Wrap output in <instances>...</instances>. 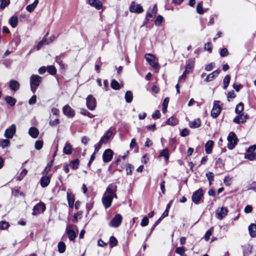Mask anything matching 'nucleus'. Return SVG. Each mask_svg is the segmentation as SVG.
<instances>
[{
	"label": "nucleus",
	"instance_id": "f257e3e1",
	"mask_svg": "<svg viewBox=\"0 0 256 256\" xmlns=\"http://www.w3.org/2000/svg\"><path fill=\"white\" fill-rule=\"evenodd\" d=\"M116 190L117 186L115 184H110L107 187L102 198V204L106 208L111 206L114 198H118Z\"/></svg>",
	"mask_w": 256,
	"mask_h": 256
},
{
	"label": "nucleus",
	"instance_id": "f03ea898",
	"mask_svg": "<svg viewBox=\"0 0 256 256\" xmlns=\"http://www.w3.org/2000/svg\"><path fill=\"white\" fill-rule=\"evenodd\" d=\"M42 81V78L37 74H32L30 78V90L34 93L37 88L40 85Z\"/></svg>",
	"mask_w": 256,
	"mask_h": 256
},
{
	"label": "nucleus",
	"instance_id": "7ed1b4c3",
	"mask_svg": "<svg viewBox=\"0 0 256 256\" xmlns=\"http://www.w3.org/2000/svg\"><path fill=\"white\" fill-rule=\"evenodd\" d=\"M50 170V166H46V168L42 172L43 176L42 177L40 180V186L42 188L46 187L50 182V175H48V172Z\"/></svg>",
	"mask_w": 256,
	"mask_h": 256
},
{
	"label": "nucleus",
	"instance_id": "20e7f679",
	"mask_svg": "<svg viewBox=\"0 0 256 256\" xmlns=\"http://www.w3.org/2000/svg\"><path fill=\"white\" fill-rule=\"evenodd\" d=\"M228 141V148L230 150H233L236 145L238 139L236 134L234 132H230L227 138Z\"/></svg>",
	"mask_w": 256,
	"mask_h": 256
},
{
	"label": "nucleus",
	"instance_id": "39448f33",
	"mask_svg": "<svg viewBox=\"0 0 256 256\" xmlns=\"http://www.w3.org/2000/svg\"><path fill=\"white\" fill-rule=\"evenodd\" d=\"M76 228L77 226L74 224H68L66 226V232L69 240L71 241L74 240L76 238V234L74 230Z\"/></svg>",
	"mask_w": 256,
	"mask_h": 256
},
{
	"label": "nucleus",
	"instance_id": "423d86ee",
	"mask_svg": "<svg viewBox=\"0 0 256 256\" xmlns=\"http://www.w3.org/2000/svg\"><path fill=\"white\" fill-rule=\"evenodd\" d=\"M122 216L120 214H116L110 221L108 224L112 228H118L122 224Z\"/></svg>",
	"mask_w": 256,
	"mask_h": 256
},
{
	"label": "nucleus",
	"instance_id": "0eeeda50",
	"mask_svg": "<svg viewBox=\"0 0 256 256\" xmlns=\"http://www.w3.org/2000/svg\"><path fill=\"white\" fill-rule=\"evenodd\" d=\"M202 196L203 190L202 188H199L193 193L192 196V200L194 204H200Z\"/></svg>",
	"mask_w": 256,
	"mask_h": 256
},
{
	"label": "nucleus",
	"instance_id": "6e6552de",
	"mask_svg": "<svg viewBox=\"0 0 256 256\" xmlns=\"http://www.w3.org/2000/svg\"><path fill=\"white\" fill-rule=\"evenodd\" d=\"M220 103V102L218 100H214V102L213 108L211 112V116L214 118H216L220 113L222 108Z\"/></svg>",
	"mask_w": 256,
	"mask_h": 256
},
{
	"label": "nucleus",
	"instance_id": "1a4fd4ad",
	"mask_svg": "<svg viewBox=\"0 0 256 256\" xmlns=\"http://www.w3.org/2000/svg\"><path fill=\"white\" fill-rule=\"evenodd\" d=\"M46 210V206L44 203L40 202L34 206L32 209V214L36 216L43 212Z\"/></svg>",
	"mask_w": 256,
	"mask_h": 256
},
{
	"label": "nucleus",
	"instance_id": "9d476101",
	"mask_svg": "<svg viewBox=\"0 0 256 256\" xmlns=\"http://www.w3.org/2000/svg\"><path fill=\"white\" fill-rule=\"evenodd\" d=\"M16 126L14 124H12L5 130L4 136L6 138L11 139L16 134Z\"/></svg>",
	"mask_w": 256,
	"mask_h": 256
},
{
	"label": "nucleus",
	"instance_id": "9b49d317",
	"mask_svg": "<svg viewBox=\"0 0 256 256\" xmlns=\"http://www.w3.org/2000/svg\"><path fill=\"white\" fill-rule=\"evenodd\" d=\"M96 98L91 94L88 96L86 98V106L91 110H94L96 107Z\"/></svg>",
	"mask_w": 256,
	"mask_h": 256
},
{
	"label": "nucleus",
	"instance_id": "f8f14e48",
	"mask_svg": "<svg viewBox=\"0 0 256 256\" xmlns=\"http://www.w3.org/2000/svg\"><path fill=\"white\" fill-rule=\"evenodd\" d=\"M144 58L154 68H158V64L157 62L155 60V57L154 55L150 54H146Z\"/></svg>",
	"mask_w": 256,
	"mask_h": 256
},
{
	"label": "nucleus",
	"instance_id": "ddd939ff",
	"mask_svg": "<svg viewBox=\"0 0 256 256\" xmlns=\"http://www.w3.org/2000/svg\"><path fill=\"white\" fill-rule=\"evenodd\" d=\"M228 212V210L226 208H218L216 212V216L218 219L221 220L227 215Z\"/></svg>",
	"mask_w": 256,
	"mask_h": 256
},
{
	"label": "nucleus",
	"instance_id": "4468645a",
	"mask_svg": "<svg viewBox=\"0 0 256 256\" xmlns=\"http://www.w3.org/2000/svg\"><path fill=\"white\" fill-rule=\"evenodd\" d=\"M114 155L113 151L110 149L106 150L102 154V160L104 162H108L112 158Z\"/></svg>",
	"mask_w": 256,
	"mask_h": 256
},
{
	"label": "nucleus",
	"instance_id": "2eb2a0df",
	"mask_svg": "<svg viewBox=\"0 0 256 256\" xmlns=\"http://www.w3.org/2000/svg\"><path fill=\"white\" fill-rule=\"evenodd\" d=\"M129 10L131 12L138 14L141 13L144 10L140 4H136L134 2L131 3Z\"/></svg>",
	"mask_w": 256,
	"mask_h": 256
},
{
	"label": "nucleus",
	"instance_id": "dca6fc26",
	"mask_svg": "<svg viewBox=\"0 0 256 256\" xmlns=\"http://www.w3.org/2000/svg\"><path fill=\"white\" fill-rule=\"evenodd\" d=\"M66 194L68 206L70 208H73L75 200L74 196L69 190L67 191Z\"/></svg>",
	"mask_w": 256,
	"mask_h": 256
},
{
	"label": "nucleus",
	"instance_id": "f3484780",
	"mask_svg": "<svg viewBox=\"0 0 256 256\" xmlns=\"http://www.w3.org/2000/svg\"><path fill=\"white\" fill-rule=\"evenodd\" d=\"M112 128H110L105 134L101 138L100 140L102 142H104V144H106L110 137L112 136Z\"/></svg>",
	"mask_w": 256,
	"mask_h": 256
},
{
	"label": "nucleus",
	"instance_id": "a211bd4d",
	"mask_svg": "<svg viewBox=\"0 0 256 256\" xmlns=\"http://www.w3.org/2000/svg\"><path fill=\"white\" fill-rule=\"evenodd\" d=\"M248 117L246 115H244L243 114H239L238 116H236L233 122L234 123L239 124L240 123L244 122Z\"/></svg>",
	"mask_w": 256,
	"mask_h": 256
},
{
	"label": "nucleus",
	"instance_id": "6ab92c4d",
	"mask_svg": "<svg viewBox=\"0 0 256 256\" xmlns=\"http://www.w3.org/2000/svg\"><path fill=\"white\" fill-rule=\"evenodd\" d=\"M63 112L64 114L68 117H72L74 115V110L68 105H66L63 108Z\"/></svg>",
	"mask_w": 256,
	"mask_h": 256
},
{
	"label": "nucleus",
	"instance_id": "aec40b11",
	"mask_svg": "<svg viewBox=\"0 0 256 256\" xmlns=\"http://www.w3.org/2000/svg\"><path fill=\"white\" fill-rule=\"evenodd\" d=\"M88 4L97 10H100L102 6V2L98 0H88Z\"/></svg>",
	"mask_w": 256,
	"mask_h": 256
},
{
	"label": "nucleus",
	"instance_id": "412c9836",
	"mask_svg": "<svg viewBox=\"0 0 256 256\" xmlns=\"http://www.w3.org/2000/svg\"><path fill=\"white\" fill-rule=\"evenodd\" d=\"M9 86L10 89L14 91L18 90L20 86L19 82L15 80H10Z\"/></svg>",
	"mask_w": 256,
	"mask_h": 256
},
{
	"label": "nucleus",
	"instance_id": "4be33fe9",
	"mask_svg": "<svg viewBox=\"0 0 256 256\" xmlns=\"http://www.w3.org/2000/svg\"><path fill=\"white\" fill-rule=\"evenodd\" d=\"M29 134L34 138L38 137L39 134L38 130L35 127H31L28 130Z\"/></svg>",
	"mask_w": 256,
	"mask_h": 256
},
{
	"label": "nucleus",
	"instance_id": "5701e85b",
	"mask_svg": "<svg viewBox=\"0 0 256 256\" xmlns=\"http://www.w3.org/2000/svg\"><path fill=\"white\" fill-rule=\"evenodd\" d=\"M214 144L213 141L210 140L206 142L205 145V150L206 154H210L212 152Z\"/></svg>",
	"mask_w": 256,
	"mask_h": 256
},
{
	"label": "nucleus",
	"instance_id": "b1692460",
	"mask_svg": "<svg viewBox=\"0 0 256 256\" xmlns=\"http://www.w3.org/2000/svg\"><path fill=\"white\" fill-rule=\"evenodd\" d=\"M72 148L71 144L66 142L63 148V152L66 154H70L72 152Z\"/></svg>",
	"mask_w": 256,
	"mask_h": 256
},
{
	"label": "nucleus",
	"instance_id": "393cba45",
	"mask_svg": "<svg viewBox=\"0 0 256 256\" xmlns=\"http://www.w3.org/2000/svg\"><path fill=\"white\" fill-rule=\"evenodd\" d=\"M201 124V121L200 118H197L194 121L189 123V126L190 128H198Z\"/></svg>",
	"mask_w": 256,
	"mask_h": 256
},
{
	"label": "nucleus",
	"instance_id": "a878e982",
	"mask_svg": "<svg viewBox=\"0 0 256 256\" xmlns=\"http://www.w3.org/2000/svg\"><path fill=\"white\" fill-rule=\"evenodd\" d=\"M250 234L252 237L256 236V225L252 224L248 226Z\"/></svg>",
	"mask_w": 256,
	"mask_h": 256
},
{
	"label": "nucleus",
	"instance_id": "bb28decb",
	"mask_svg": "<svg viewBox=\"0 0 256 256\" xmlns=\"http://www.w3.org/2000/svg\"><path fill=\"white\" fill-rule=\"evenodd\" d=\"M18 18L16 16H13L9 20V23L12 28H16L18 24Z\"/></svg>",
	"mask_w": 256,
	"mask_h": 256
},
{
	"label": "nucleus",
	"instance_id": "cd10ccee",
	"mask_svg": "<svg viewBox=\"0 0 256 256\" xmlns=\"http://www.w3.org/2000/svg\"><path fill=\"white\" fill-rule=\"evenodd\" d=\"M5 100L7 104L10 106H14L16 103V100L10 96H6L5 98Z\"/></svg>",
	"mask_w": 256,
	"mask_h": 256
},
{
	"label": "nucleus",
	"instance_id": "c85d7f7f",
	"mask_svg": "<svg viewBox=\"0 0 256 256\" xmlns=\"http://www.w3.org/2000/svg\"><path fill=\"white\" fill-rule=\"evenodd\" d=\"M230 80V76L228 74L226 76L223 80V88L226 90L229 85Z\"/></svg>",
	"mask_w": 256,
	"mask_h": 256
},
{
	"label": "nucleus",
	"instance_id": "c756f323",
	"mask_svg": "<svg viewBox=\"0 0 256 256\" xmlns=\"http://www.w3.org/2000/svg\"><path fill=\"white\" fill-rule=\"evenodd\" d=\"M124 98L127 102L130 103L132 102L133 98L132 92L130 91H127L125 94Z\"/></svg>",
	"mask_w": 256,
	"mask_h": 256
},
{
	"label": "nucleus",
	"instance_id": "7c9ffc66",
	"mask_svg": "<svg viewBox=\"0 0 256 256\" xmlns=\"http://www.w3.org/2000/svg\"><path fill=\"white\" fill-rule=\"evenodd\" d=\"M160 157H164L165 160L168 161L169 158V151L168 148L162 150L160 154Z\"/></svg>",
	"mask_w": 256,
	"mask_h": 256
},
{
	"label": "nucleus",
	"instance_id": "2f4dec72",
	"mask_svg": "<svg viewBox=\"0 0 256 256\" xmlns=\"http://www.w3.org/2000/svg\"><path fill=\"white\" fill-rule=\"evenodd\" d=\"M47 34L45 36H46ZM44 36L43 39L40 41L38 45L36 46V48L37 50H39L44 44H48L49 42H47V40L46 38Z\"/></svg>",
	"mask_w": 256,
	"mask_h": 256
},
{
	"label": "nucleus",
	"instance_id": "473e14b6",
	"mask_svg": "<svg viewBox=\"0 0 256 256\" xmlns=\"http://www.w3.org/2000/svg\"><path fill=\"white\" fill-rule=\"evenodd\" d=\"M196 12L199 14H203L206 10H204L202 8V2H199L196 8Z\"/></svg>",
	"mask_w": 256,
	"mask_h": 256
},
{
	"label": "nucleus",
	"instance_id": "72a5a7b5",
	"mask_svg": "<svg viewBox=\"0 0 256 256\" xmlns=\"http://www.w3.org/2000/svg\"><path fill=\"white\" fill-rule=\"evenodd\" d=\"M244 104L242 102L239 103L238 104L236 105V109H235V112L237 114H241V113L244 110Z\"/></svg>",
	"mask_w": 256,
	"mask_h": 256
},
{
	"label": "nucleus",
	"instance_id": "f704fd0d",
	"mask_svg": "<svg viewBox=\"0 0 256 256\" xmlns=\"http://www.w3.org/2000/svg\"><path fill=\"white\" fill-rule=\"evenodd\" d=\"M58 251L60 253H64L66 250V244L63 242H60L58 245Z\"/></svg>",
	"mask_w": 256,
	"mask_h": 256
},
{
	"label": "nucleus",
	"instance_id": "c9c22d12",
	"mask_svg": "<svg viewBox=\"0 0 256 256\" xmlns=\"http://www.w3.org/2000/svg\"><path fill=\"white\" fill-rule=\"evenodd\" d=\"M166 123L168 125L175 126L178 124V120L176 118L172 116L167 120Z\"/></svg>",
	"mask_w": 256,
	"mask_h": 256
},
{
	"label": "nucleus",
	"instance_id": "e433bc0d",
	"mask_svg": "<svg viewBox=\"0 0 256 256\" xmlns=\"http://www.w3.org/2000/svg\"><path fill=\"white\" fill-rule=\"evenodd\" d=\"M10 142L8 139H2L0 140V146L4 148L9 146Z\"/></svg>",
	"mask_w": 256,
	"mask_h": 256
},
{
	"label": "nucleus",
	"instance_id": "4c0bfd02",
	"mask_svg": "<svg viewBox=\"0 0 256 256\" xmlns=\"http://www.w3.org/2000/svg\"><path fill=\"white\" fill-rule=\"evenodd\" d=\"M118 241L115 237L112 236L110 238L109 245L110 248H113L116 246Z\"/></svg>",
	"mask_w": 256,
	"mask_h": 256
},
{
	"label": "nucleus",
	"instance_id": "58836bf2",
	"mask_svg": "<svg viewBox=\"0 0 256 256\" xmlns=\"http://www.w3.org/2000/svg\"><path fill=\"white\" fill-rule=\"evenodd\" d=\"M111 87L115 90L120 89V84L115 80H113L111 82Z\"/></svg>",
	"mask_w": 256,
	"mask_h": 256
},
{
	"label": "nucleus",
	"instance_id": "ea45409f",
	"mask_svg": "<svg viewBox=\"0 0 256 256\" xmlns=\"http://www.w3.org/2000/svg\"><path fill=\"white\" fill-rule=\"evenodd\" d=\"M80 164V161L78 159H76L74 160H72L70 162V166L74 170L78 168V166Z\"/></svg>",
	"mask_w": 256,
	"mask_h": 256
},
{
	"label": "nucleus",
	"instance_id": "a19ab883",
	"mask_svg": "<svg viewBox=\"0 0 256 256\" xmlns=\"http://www.w3.org/2000/svg\"><path fill=\"white\" fill-rule=\"evenodd\" d=\"M46 70L48 72L52 75H54L56 73V68L54 66H48Z\"/></svg>",
	"mask_w": 256,
	"mask_h": 256
},
{
	"label": "nucleus",
	"instance_id": "79ce46f5",
	"mask_svg": "<svg viewBox=\"0 0 256 256\" xmlns=\"http://www.w3.org/2000/svg\"><path fill=\"white\" fill-rule=\"evenodd\" d=\"M168 102H169V99L168 98H165L164 100L162 105V110L164 113H165L166 111Z\"/></svg>",
	"mask_w": 256,
	"mask_h": 256
},
{
	"label": "nucleus",
	"instance_id": "37998d69",
	"mask_svg": "<svg viewBox=\"0 0 256 256\" xmlns=\"http://www.w3.org/2000/svg\"><path fill=\"white\" fill-rule=\"evenodd\" d=\"M244 157L246 158H247L250 160H253L256 158V154L254 152L247 153L246 154Z\"/></svg>",
	"mask_w": 256,
	"mask_h": 256
},
{
	"label": "nucleus",
	"instance_id": "c03bdc74",
	"mask_svg": "<svg viewBox=\"0 0 256 256\" xmlns=\"http://www.w3.org/2000/svg\"><path fill=\"white\" fill-rule=\"evenodd\" d=\"M206 176L209 181L210 184H212V182L214 180V175L212 172H208L206 173Z\"/></svg>",
	"mask_w": 256,
	"mask_h": 256
},
{
	"label": "nucleus",
	"instance_id": "a18cd8bd",
	"mask_svg": "<svg viewBox=\"0 0 256 256\" xmlns=\"http://www.w3.org/2000/svg\"><path fill=\"white\" fill-rule=\"evenodd\" d=\"M1 4H0V8L2 10L4 9L6 6L9 5L10 0H0Z\"/></svg>",
	"mask_w": 256,
	"mask_h": 256
},
{
	"label": "nucleus",
	"instance_id": "49530a36",
	"mask_svg": "<svg viewBox=\"0 0 256 256\" xmlns=\"http://www.w3.org/2000/svg\"><path fill=\"white\" fill-rule=\"evenodd\" d=\"M194 67V64H186V65L185 70L184 71V74H188L189 73L190 70L192 69Z\"/></svg>",
	"mask_w": 256,
	"mask_h": 256
},
{
	"label": "nucleus",
	"instance_id": "de8ad7c7",
	"mask_svg": "<svg viewBox=\"0 0 256 256\" xmlns=\"http://www.w3.org/2000/svg\"><path fill=\"white\" fill-rule=\"evenodd\" d=\"M176 252L182 256H185V254H184L185 248L184 247H178V248H176Z\"/></svg>",
	"mask_w": 256,
	"mask_h": 256
},
{
	"label": "nucleus",
	"instance_id": "09e8293b",
	"mask_svg": "<svg viewBox=\"0 0 256 256\" xmlns=\"http://www.w3.org/2000/svg\"><path fill=\"white\" fill-rule=\"evenodd\" d=\"M43 146V142L42 140H36L34 144V148L37 150H40Z\"/></svg>",
	"mask_w": 256,
	"mask_h": 256
},
{
	"label": "nucleus",
	"instance_id": "8fccbe9b",
	"mask_svg": "<svg viewBox=\"0 0 256 256\" xmlns=\"http://www.w3.org/2000/svg\"><path fill=\"white\" fill-rule=\"evenodd\" d=\"M10 226L8 223L6 221L0 222V229L6 230Z\"/></svg>",
	"mask_w": 256,
	"mask_h": 256
},
{
	"label": "nucleus",
	"instance_id": "3c124183",
	"mask_svg": "<svg viewBox=\"0 0 256 256\" xmlns=\"http://www.w3.org/2000/svg\"><path fill=\"white\" fill-rule=\"evenodd\" d=\"M149 222L148 218L146 216H145L142 219L141 222H140V226L142 227L146 226L148 225Z\"/></svg>",
	"mask_w": 256,
	"mask_h": 256
},
{
	"label": "nucleus",
	"instance_id": "603ef678",
	"mask_svg": "<svg viewBox=\"0 0 256 256\" xmlns=\"http://www.w3.org/2000/svg\"><path fill=\"white\" fill-rule=\"evenodd\" d=\"M172 202L169 203L167 206H166V209L165 210V211L163 212V214H162V218H164L166 216H167L168 214V211H169V208H170V206H171V204H172Z\"/></svg>",
	"mask_w": 256,
	"mask_h": 256
},
{
	"label": "nucleus",
	"instance_id": "864d4df0",
	"mask_svg": "<svg viewBox=\"0 0 256 256\" xmlns=\"http://www.w3.org/2000/svg\"><path fill=\"white\" fill-rule=\"evenodd\" d=\"M102 144H104V142H102L101 140H100L99 142L97 144H95L94 151V154H96L98 152L100 149L101 148Z\"/></svg>",
	"mask_w": 256,
	"mask_h": 256
},
{
	"label": "nucleus",
	"instance_id": "5fc2aeb1",
	"mask_svg": "<svg viewBox=\"0 0 256 256\" xmlns=\"http://www.w3.org/2000/svg\"><path fill=\"white\" fill-rule=\"evenodd\" d=\"M204 49L208 51L210 53L212 52V44L210 42H206L204 46Z\"/></svg>",
	"mask_w": 256,
	"mask_h": 256
},
{
	"label": "nucleus",
	"instance_id": "6e6d98bb",
	"mask_svg": "<svg viewBox=\"0 0 256 256\" xmlns=\"http://www.w3.org/2000/svg\"><path fill=\"white\" fill-rule=\"evenodd\" d=\"M134 170V166L130 164H128L127 165L126 167V174L128 175H130L132 174V170Z\"/></svg>",
	"mask_w": 256,
	"mask_h": 256
},
{
	"label": "nucleus",
	"instance_id": "4d7b16f0",
	"mask_svg": "<svg viewBox=\"0 0 256 256\" xmlns=\"http://www.w3.org/2000/svg\"><path fill=\"white\" fill-rule=\"evenodd\" d=\"M162 20H163V17L160 16V15H159L157 18H156V20H155V22H154V24L156 26H160L161 23L162 22Z\"/></svg>",
	"mask_w": 256,
	"mask_h": 256
},
{
	"label": "nucleus",
	"instance_id": "13d9d810",
	"mask_svg": "<svg viewBox=\"0 0 256 256\" xmlns=\"http://www.w3.org/2000/svg\"><path fill=\"white\" fill-rule=\"evenodd\" d=\"M236 96V94H235L234 90L230 91L228 92L227 95V98L228 101H230V98H234Z\"/></svg>",
	"mask_w": 256,
	"mask_h": 256
},
{
	"label": "nucleus",
	"instance_id": "bf43d9fd",
	"mask_svg": "<svg viewBox=\"0 0 256 256\" xmlns=\"http://www.w3.org/2000/svg\"><path fill=\"white\" fill-rule=\"evenodd\" d=\"M80 113L84 116H87L89 118H92L94 117V116L91 114H90L88 110L84 109H82L81 110Z\"/></svg>",
	"mask_w": 256,
	"mask_h": 256
},
{
	"label": "nucleus",
	"instance_id": "052dcab7",
	"mask_svg": "<svg viewBox=\"0 0 256 256\" xmlns=\"http://www.w3.org/2000/svg\"><path fill=\"white\" fill-rule=\"evenodd\" d=\"M212 228L206 232L204 236V238L206 241H208L209 240L210 237L212 234Z\"/></svg>",
	"mask_w": 256,
	"mask_h": 256
},
{
	"label": "nucleus",
	"instance_id": "680f3d73",
	"mask_svg": "<svg viewBox=\"0 0 256 256\" xmlns=\"http://www.w3.org/2000/svg\"><path fill=\"white\" fill-rule=\"evenodd\" d=\"M228 52L226 48H223L220 50V55L221 56L224 57L228 54Z\"/></svg>",
	"mask_w": 256,
	"mask_h": 256
},
{
	"label": "nucleus",
	"instance_id": "e2e57ef3",
	"mask_svg": "<svg viewBox=\"0 0 256 256\" xmlns=\"http://www.w3.org/2000/svg\"><path fill=\"white\" fill-rule=\"evenodd\" d=\"M248 190H256V182H254L248 186Z\"/></svg>",
	"mask_w": 256,
	"mask_h": 256
},
{
	"label": "nucleus",
	"instance_id": "0e129e2a",
	"mask_svg": "<svg viewBox=\"0 0 256 256\" xmlns=\"http://www.w3.org/2000/svg\"><path fill=\"white\" fill-rule=\"evenodd\" d=\"M36 95H34L30 99V100L28 101V104L30 105L34 104H36Z\"/></svg>",
	"mask_w": 256,
	"mask_h": 256
},
{
	"label": "nucleus",
	"instance_id": "69168bd1",
	"mask_svg": "<svg viewBox=\"0 0 256 256\" xmlns=\"http://www.w3.org/2000/svg\"><path fill=\"white\" fill-rule=\"evenodd\" d=\"M214 78L213 74L212 73L208 74L206 78H205L204 81L206 82H211Z\"/></svg>",
	"mask_w": 256,
	"mask_h": 256
},
{
	"label": "nucleus",
	"instance_id": "338daca9",
	"mask_svg": "<svg viewBox=\"0 0 256 256\" xmlns=\"http://www.w3.org/2000/svg\"><path fill=\"white\" fill-rule=\"evenodd\" d=\"M160 117V112L158 110H156L152 114V118H159Z\"/></svg>",
	"mask_w": 256,
	"mask_h": 256
},
{
	"label": "nucleus",
	"instance_id": "774afa93",
	"mask_svg": "<svg viewBox=\"0 0 256 256\" xmlns=\"http://www.w3.org/2000/svg\"><path fill=\"white\" fill-rule=\"evenodd\" d=\"M256 150V145H253V146H250L248 148L246 152L248 153H252V152H254V151Z\"/></svg>",
	"mask_w": 256,
	"mask_h": 256
}]
</instances>
